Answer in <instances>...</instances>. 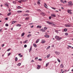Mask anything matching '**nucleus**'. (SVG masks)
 I'll use <instances>...</instances> for the list:
<instances>
[{
  "instance_id": "1",
  "label": "nucleus",
  "mask_w": 73,
  "mask_h": 73,
  "mask_svg": "<svg viewBox=\"0 0 73 73\" xmlns=\"http://www.w3.org/2000/svg\"><path fill=\"white\" fill-rule=\"evenodd\" d=\"M55 38H56V39H57V40H58V41H60V40H61V39L62 38H59V36H55Z\"/></svg>"
},
{
  "instance_id": "2",
  "label": "nucleus",
  "mask_w": 73,
  "mask_h": 73,
  "mask_svg": "<svg viewBox=\"0 0 73 73\" xmlns=\"http://www.w3.org/2000/svg\"><path fill=\"white\" fill-rule=\"evenodd\" d=\"M65 27H71V25L70 24H65Z\"/></svg>"
},
{
  "instance_id": "3",
  "label": "nucleus",
  "mask_w": 73,
  "mask_h": 73,
  "mask_svg": "<svg viewBox=\"0 0 73 73\" xmlns=\"http://www.w3.org/2000/svg\"><path fill=\"white\" fill-rule=\"evenodd\" d=\"M68 5H73L72 2L71 1L69 2H68Z\"/></svg>"
},
{
  "instance_id": "4",
  "label": "nucleus",
  "mask_w": 73,
  "mask_h": 73,
  "mask_svg": "<svg viewBox=\"0 0 73 73\" xmlns=\"http://www.w3.org/2000/svg\"><path fill=\"white\" fill-rule=\"evenodd\" d=\"M70 11H72V10H68L67 11V12L68 13H70L71 15L72 14V12H70Z\"/></svg>"
},
{
  "instance_id": "5",
  "label": "nucleus",
  "mask_w": 73,
  "mask_h": 73,
  "mask_svg": "<svg viewBox=\"0 0 73 73\" xmlns=\"http://www.w3.org/2000/svg\"><path fill=\"white\" fill-rule=\"evenodd\" d=\"M55 52V54H56V55H59V54H60V52H58L56 51Z\"/></svg>"
},
{
  "instance_id": "6",
  "label": "nucleus",
  "mask_w": 73,
  "mask_h": 73,
  "mask_svg": "<svg viewBox=\"0 0 73 73\" xmlns=\"http://www.w3.org/2000/svg\"><path fill=\"white\" fill-rule=\"evenodd\" d=\"M41 15H42V16H45V14L44 13L42 12L40 13Z\"/></svg>"
},
{
  "instance_id": "7",
  "label": "nucleus",
  "mask_w": 73,
  "mask_h": 73,
  "mask_svg": "<svg viewBox=\"0 0 73 73\" xmlns=\"http://www.w3.org/2000/svg\"><path fill=\"white\" fill-rule=\"evenodd\" d=\"M44 37H47V38H49V35H44Z\"/></svg>"
},
{
  "instance_id": "8",
  "label": "nucleus",
  "mask_w": 73,
  "mask_h": 73,
  "mask_svg": "<svg viewBox=\"0 0 73 73\" xmlns=\"http://www.w3.org/2000/svg\"><path fill=\"white\" fill-rule=\"evenodd\" d=\"M44 6L45 7V8H47V5H46V3H44Z\"/></svg>"
},
{
  "instance_id": "9",
  "label": "nucleus",
  "mask_w": 73,
  "mask_h": 73,
  "mask_svg": "<svg viewBox=\"0 0 73 73\" xmlns=\"http://www.w3.org/2000/svg\"><path fill=\"white\" fill-rule=\"evenodd\" d=\"M47 23L48 24H52V23L49 22V21H47Z\"/></svg>"
},
{
  "instance_id": "10",
  "label": "nucleus",
  "mask_w": 73,
  "mask_h": 73,
  "mask_svg": "<svg viewBox=\"0 0 73 73\" xmlns=\"http://www.w3.org/2000/svg\"><path fill=\"white\" fill-rule=\"evenodd\" d=\"M60 67L61 68H64V65H62V64H61L60 65Z\"/></svg>"
},
{
  "instance_id": "11",
  "label": "nucleus",
  "mask_w": 73,
  "mask_h": 73,
  "mask_svg": "<svg viewBox=\"0 0 73 73\" xmlns=\"http://www.w3.org/2000/svg\"><path fill=\"white\" fill-rule=\"evenodd\" d=\"M40 31L42 32H45V30H44L43 29H41L40 30Z\"/></svg>"
},
{
  "instance_id": "12",
  "label": "nucleus",
  "mask_w": 73,
  "mask_h": 73,
  "mask_svg": "<svg viewBox=\"0 0 73 73\" xmlns=\"http://www.w3.org/2000/svg\"><path fill=\"white\" fill-rule=\"evenodd\" d=\"M40 66L39 65H38V67H37V69H39L40 68Z\"/></svg>"
},
{
  "instance_id": "13",
  "label": "nucleus",
  "mask_w": 73,
  "mask_h": 73,
  "mask_svg": "<svg viewBox=\"0 0 73 73\" xmlns=\"http://www.w3.org/2000/svg\"><path fill=\"white\" fill-rule=\"evenodd\" d=\"M49 62H48L46 64V67H47L48 65H49Z\"/></svg>"
},
{
  "instance_id": "14",
  "label": "nucleus",
  "mask_w": 73,
  "mask_h": 73,
  "mask_svg": "<svg viewBox=\"0 0 73 73\" xmlns=\"http://www.w3.org/2000/svg\"><path fill=\"white\" fill-rule=\"evenodd\" d=\"M17 27H21V25L20 24H18L16 25Z\"/></svg>"
},
{
  "instance_id": "15",
  "label": "nucleus",
  "mask_w": 73,
  "mask_h": 73,
  "mask_svg": "<svg viewBox=\"0 0 73 73\" xmlns=\"http://www.w3.org/2000/svg\"><path fill=\"white\" fill-rule=\"evenodd\" d=\"M39 40H40L39 39H37L36 42V43H38L39 41Z\"/></svg>"
},
{
  "instance_id": "16",
  "label": "nucleus",
  "mask_w": 73,
  "mask_h": 73,
  "mask_svg": "<svg viewBox=\"0 0 73 73\" xmlns=\"http://www.w3.org/2000/svg\"><path fill=\"white\" fill-rule=\"evenodd\" d=\"M28 42V40H26L25 41L23 42V43H27Z\"/></svg>"
},
{
  "instance_id": "17",
  "label": "nucleus",
  "mask_w": 73,
  "mask_h": 73,
  "mask_svg": "<svg viewBox=\"0 0 73 73\" xmlns=\"http://www.w3.org/2000/svg\"><path fill=\"white\" fill-rule=\"evenodd\" d=\"M32 36V35L29 34L27 36V37H29Z\"/></svg>"
},
{
  "instance_id": "18",
  "label": "nucleus",
  "mask_w": 73,
  "mask_h": 73,
  "mask_svg": "<svg viewBox=\"0 0 73 73\" xmlns=\"http://www.w3.org/2000/svg\"><path fill=\"white\" fill-rule=\"evenodd\" d=\"M52 16H53V17H56V15L55 14H52L51 15Z\"/></svg>"
},
{
  "instance_id": "19",
  "label": "nucleus",
  "mask_w": 73,
  "mask_h": 73,
  "mask_svg": "<svg viewBox=\"0 0 73 73\" xmlns=\"http://www.w3.org/2000/svg\"><path fill=\"white\" fill-rule=\"evenodd\" d=\"M33 46L35 47V48H36L37 46V45L35 44H33Z\"/></svg>"
},
{
  "instance_id": "20",
  "label": "nucleus",
  "mask_w": 73,
  "mask_h": 73,
  "mask_svg": "<svg viewBox=\"0 0 73 73\" xmlns=\"http://www.w3.org/2000/svg\"><path fill=\"white\" fill-rule=\"evenodd\" d=\"M22 11H17V12L18 13H21V12H22Z\"/></svg>"
},
{
  "instance_id": "21",
  "label": "nucleus",
  "mask_w": 73,
  "mask_h": 73,
  "mask_svg": "<svg viewBox=\"0 0 73 73\" xmlns=\"http://www.w3.org/2000/svg\"><path fill=\"white\" fill-rule=\"evenodd\" d=\"M32 47H31L30 49V50H29V52H31V51H32Z\"/></svg>"
},
{
  "instance_id": "22",
  "label": "nucleus",
  "mask_w": 73,
  "mask_h": 73,
  "mask_svg": "<svg viewBox=\"0 0 73 73\" xmlns=\"http://www.w3.org/2000/svg\"><path fill=\"white\" fill-rule=\"evenodd\" d=\"M50 54H48V55H47V58H49V57L50 56Z\"/></svg>"
},
{
  "instance_id": "23",
  "label": "nucleus",
  "mask_w": 73,
  "mask_h": 73,
  "mask_svg": "<svg viewBox=\"0 0 73 73\" xmlns=\"http://www.w3.org/2000/svg\"><path fill=\"white\" fill-rule=\"evenodd\" d=\"M60 1L62 3H63V4H64L65 3L64 2V1H63V0H60Z\"/></svg>"
},
{
  "instance_id": "24",
  "label": "nucleus",
  "mask_w": 73,
  "mask_h": 73,
  "mask_svg": "<svg viewBox=\"0 0 73 73\" xmlns=\"http://www.w3.org/2000/svg\"><path fill=\"white\" fill-rule=\"evenodd\" d=\"M29 19V17H27L26 18L25 20H28V19Z\"/></svg>"
},
{
  "instance_id": "25",
  "label": "nucleus",
  "mask_w": 73,
  "mask_h": 73,
  "mask_svg": "<svg viewBox=\"0 0 73 73\" xmlns=\"http://www.w3.org/2000/svg\"><path fill=\"white\" fill-rule=\"evenodd\" d=\"M57 61H58L59 62H61V61H60V60L59 58H58L57 59Z\"/></svg>"
},
{
  "instance_id": "26",
  "label": "nucleus",
  "mask_w": 73,
  "mask_h": 73,
  "mask_svg": "<svg viewBox=\"0 0 73 73\" xmlns=\"http://www.w3.org/2000/svg\"><path fill=\"white\" fill-rule=\"evenodd\" d=\"M24 35H25V33H22V34L21 35V36H24Z\"/></svg>"
},
{
  "instance_id": "27",
  "label": "nucleus",
  "mask_w": 73,
  "mask_h": 73,
  "mask_svg": "<svg viewBox=\"0 0 73 73\" xmlns=\"http://www.w3.org/2000/svg\"><path fill=\"white\" fill-rule=\"evenodd\" d=\"M17 60H18L17 58V57H16L15 58V61L16 62L17 61Z\"/></svg>"
},
{
  "instance_id": "28",
  "label": "nucleus",
  "mask_w": 73,
  "mask_h": 73,
  "mask_svg": "<svg viewBox=\"0 0 73 73\" xmlns=\"http://www.w3.org/2000/svg\"><path fill=\"white\" fill-rule=\"evenodd\" d=\"M15 22H16V21H13L12 22V24H14V23H15Z\"/></svg>"
},
{
  "instance_id": "29",
  "label": "nucleus",
  "mask_w": 73,
  "mask_h": 73,
  "mask_svg": "<svg viewBox=\"0 0 73 73\" xmlns=\"http://www.w3.org/2000/svg\"><path fill=\"white\" fill-rule=\"evenodd\" d=\"M44 30H46V29H48V28L45 27H44Z\"/></svg>"
},
{
  "instance_id": "30",
  "label": "nucleus",
  "mask_w": 73,
  "mask_h": 73,
  "mask_svg": "<svg viewBox=\"0 0 73 73\" xmlns=\"http://www.w3.org/2000/svg\"><path fill=\"white\" fill-rule=\"evenodd\" d=\"M50 47V46H49L47 48V49H49Z\"/></svg>"
},
{
  "instance_id": "31",
  "label": "nucleus",
  "mask_w": 73,
  "mask_h": 73,
  "mask_svg": "<svg viewBox=\"0 0 73 73\" xmlns=\"http://www.w3.org/2000/svg\"><path fill=\"white\" fill-rule=\"evenodd\" d=\"M5 5L7 6V7L8 8H9V6H8V5L7 4V3L5 4Z\"/></svg>"
},
{
  "instance_id": "32",
  "label": "nucleus",
  "mask_w": 73,
  "mask_h": 73,
  "mask_svg": "<svg viewBox=\"0 0 73 73\" xmlns=\"http://www.w3.org/2000/svg\"><path fill=\"white\" fill-rule=\"evenodd\" d=\"M11 14V13L10 12L9 13L7 14V15L9 16V15H10Z\"/></svg>"
},
{
  "instance_id": "33",
  "label": "nucleus",
  "mask_w": 73,
  "mask_h": 73,
  "mask_svg": "<svg viewBox=\"0 0 73 73\" xmlns=\"http://www.w3.org/2000/svg\"><path fill=\"white\" fill-rule=\"evenodd\" d=\"M64 31H65V32H66L67 31V29H64Z\"/></svg>"
},
{
  "instance_id": "34",
  "label": "nucleus",
  "mask_w": 73,
  "mask_h": 73,
  "mask_svg": "<svg viewBox=\"0 0 73 73\" xmlns=\"http://www.w3.org/2000/svg\"><path fill=\"white\" fill-rule=\"evenodd\" d=\"M11 53H9L8 54V56H10V55H11Z\"/></svg>"
},
{
  "instance_id": "35",
  "label": "nucleus",
  "mask_w": 73,
  "mask_h": 73,
  "mask_svg": "<svg viewBox=\"0 0 73 73\" xmlns=\"http://www.w3.org/2000/svg\"><path fill=\"white\" fill-rule=\"evenodd\" d=\"M45 40L42 41V43L43 44L44 43H45Z\"/></svg>"
},
{
  "instance_id": "36",
  "label": "nucleus",
  "mask_w": 73,
  "mask_h": 73,
  "mask_svg": "<svg viewBox=\"0 0 73 73\" xmlns=\"http://www.w3.org/2000/svg\"><path fill=\"white\" fill-rule=\"evenodd\" d=\"M18 9H20V8H21V7L20 6H18L17 7Z\"/></svg>"
},
{
  "instance_id": "37",
  "label": "nucleus",
  "mask_w": 73,
  "mask_h": 73,
  "mask_svg": "<svg viewBox=\"0 0 73 73\" xmlns=\"http://www.w3.org/2000/svg\"><path fill=\"white\" fill-rule=\"evenodd\" d=\"M65 35L66 36H68V33H65Z\"/></svg>"
},
{
  "instance_id": "38",
  "label": "nucleus",
  "mask_w": 73,
  "mask_h": 73,
  "mask_svg": "<svg viewBox=\"0 0 73 73\" xmlns=\"http://www.w3.org/2000/svg\"><path fill=\"white\" fill-rule=\"evenodd\" d=\"M37 11H39V12H41V11L40 9L37 10Z\"/></svg>"
},
{
  "instance_id": "39",
  "label": "nucleus",
  "mask_w": 73,
  "mask_h": 73,
  "mask_svg": "<svg viewBox=\"0 0 73 73\" xmlns=\"http://www.w3.org/2000/svg\"><path fill=\"white\" fill-rule=\"evenodd\" d=\"M24 46L25 48H27V45L26 44H25L24 45Z\"/></svg>"
},
{
  "instance_id": "40",
  "label": "nucleus",
  "mask_w": 73,
  "mask_h": 73,
  "mask_svg": "<svg viewBox=\"0 0 73 73\" xmlns=\"http://www.w3.org/2000/svg\"><path fill=\"white\" fill-rule=\"evenodd\" d=\"M53 9H54V10H55L56 9L55 8L53 7H51Z\"/></svg>"
},
{
  "instance_id": "41",
  "label": "nucleus",
  "mask_w": 73,
  "mask_h": 73,
  "mask_svg": "<svg viewBox=\"0 0 73 73\" xmlns=\"http://www.w3.org/2000/svg\"><path fill=\"white\" fill-rule=\"evenodd\" d=\"M23 2H25V1H26L24 0H21Z\"/></svg>"
},
{
  "instance_id": "42",
  "label": "nucleus",
  "mask_w": 73,
  "mask_h": 73,
  "mask_svg": "<svg viewBox=\"0 0 73 73\" xmlns=\"http://www.w3.org/2000/svg\"><path fill=\"white\" fill-rule=\"evenodd\" d=\"M21 65V63H19L18 64V66H20Z\"/></svg>"
},
{
  "instance_id": "43",
  "label": "nucleus",
  "mask_w": 73,
  "mask_h": 73,
  "mask_svg": "<svg viewBox=\"0 0 73 73\" xmlns=\"http://www.w3.org/2000/svg\"><path fill=\"white\" fill-rule=\"evenodd\" d=\"M5 26L6 27H8V24H5Z\"/></svg>"
},
{
  "instance_id": "44",
  "label": "nucleus",
  "mask_w": 73,
  "mask_h": 73,
  "mask_svg": "<svg viewBox=\"0 0 73 73\" xmlns=\"http://www.w3.org/2000/svg\"><path fill=\"white\" fill-rule=\"evenodd\" d=\"M37 4H40V2L39 1H38L37 2Z\"/></svg>"
},
{
  "instance_id": "45",
  "label": "nucleus",
  "mask_w": 73,
  "mask_h": 73,
  "mask_svg": "<svg viewBox=\"0 0 73 73\" xmlns=\"http://www.w3.org/2000/svg\"><path fill=\"white\" fill-rule=\"evenodd\" d=\"M52 24V25H53V26H55L56 25L54 24H52H52Z\"/></svg>"
},
{
  "instance_id": "46",
  "label": "nucleus",
  "mask_w": 73,
  "mask_h": 73,
  "mask_svg": "<svg viewBox=\"0 0 73 73\" xmlns=\"http://www.w3.org/2000/svg\"><path fill=\"white\" fill-rule=\"evenodd\" d=\"M39 61H42V59L40 58L38 59Z\"/></svg>"
},
{
  "instance_id": "47",
  "label": "nucleus",
  "mask_w": 73,
  "mask_h": 73,
  "mask_svg": "<svg viewBox=\"0 0 73 73\" xmlns=\"http://www.w3.org/2000/svg\"><path fill=\"white\" fill-rule=\"evenodd\" d=\"M11 50V48H9V49H8L7 50V51H9V50Z\"/></svg>"
},
{
  "instance_id": "48",
  "label": "nucleus",
  "mask_w": 73,
  "mask_h": 73,
  "mask_svg": "<svg viewBox=\"0 0 73 73\" xmlns=\"http://www.w3.org/2000/svg\"><path fill=\"white\" fill-rule=\"evenodd\" d=\"M26 12H28V13H29V11L28 10H27Z\"/></svg>"
},
{
  "instance_id": "49",
  "label": "nucleus",
  "mask_w": 73,
  "mask_h": 73,
  "mask_svg": "<svg viewBox=\"0 0 73 73\" xmlns=\"http://www.w3.org/2000/svg\"><path fill=\"white\" fill-rule=\"evenodd\" d=\"M68 46H69V48H71L72 47V46H70L68 45Z\"/></svg>"
},
{
  "instance_id": "50",
  "label": "nucleus",
  "mask_w": 73,
  "mask_h": 73,
  "mask_svg": "<svg viewBox=\"0 0 73 73\" xmlns=\"http://www.w3.org/2000/svg\"><path fill=\"white\" fill-rule=\"evenodd\" d=\"M18 2H19V3H21V1H18Z\"/></svg>"
},
{
  "instance_id": "51",
  "label": "nucleus",
  "mask_w": 73,
  "mask_h": 73,
  "mask_svg": "<svg viewBox=\"0 0 73 73\" xmlns=\"http://www.w3.org/2000/svg\"><path fill=\"white\" fill-rule=\"evenodd\" d=\"M13 3H14V4H16V2L15 1H13Z\"/></svg>"
},
{
  "instance_id": "52",
  "label": "nucleus",
  "mask_w": 73,
  "mask_h": 73,
  "mask_svg": "<svg viewBox=\"0 0 73 73\" xmlns=\"http://www.w3.org/2000/svg\"><path fill=\"white\" fill-rule=\"evenodd\" d=\"M35 59H36V60H37V59H38V57H37L35 58Z\"/></svg>"
},
{
  "instance_id": "53",
  "label": "nucleus",
  "mask_w": 73,
  "mask_h": 73,
  "mask_svg": "<svg viewBox=\"0 0 73 73\" xmlns=\"http://www.w3.org/2000/svg\"><path fill=\"white\" fill-rule=\"evenodd\" d=\"M23 16H27V14H25L24 15H23Z\"/></svg>"
},
{
  "instance_id": "54",
  "label": "nucleus",
  "mask_w": 73,
  "mask_h": 73,
  "mask_svg": "<svg viewBox=\"0 0 73 73\" xmlns=\"http://www.w3.org/2000/svg\"><path fill=\"white\" fill-rule=\"evenodd\" d=\"M23 57V55H21L20 56V57Z\"/></svg>"
},
{
  "instance_id": "55",
  "label": "nucleus",
  "mask_w": 73,
  "mask_h": 73,
  "mask_svg": "<svg viewBox=\"0 0 73 73\" xmlns=\"http://www.w3.org/2000/svg\"><path fill=\"white\" fill-rule=\"evenodd\" d=\"M9 12H10L11 11V9H9Z\"/></svg>"
},
{
  "instance_id": "56",
  "label": "nucleus",
  "mask_w": 73,
  "mask_h": 73,
  "mask_svg": "<svg viewBox=\"0 0 73 73\" xmlns=\"http://www.w3.org/2000/svg\"><path fill=\"white\" fill-rule=\"evenodd\" d=\"M4 46V44H2V47Z\"/></svg>"
},
{
  "instance_id": "57",
  "label": "nucleus",
  "mask_w": 73,
  "mask_h": 73,
  "mask_svg": "<svg viewBox=\"0 0 73 73\" xmlns=\"http://www.w3.org/2000/svg\"><path fill=\"white\" fill-rule=\"evenodd\" d=\"M29 16V15L28 14H26V16Z\"/></svg>"
},
{
  "instance_id": "58",
  "label": "nucleus",
  "mask_w": 73,
  "mask_h": 73,
  "mask_svg": "<svg viewBox=\"0 0 73 73\" xmlns=\"http://www.w3.org/2000/svg\"><path fill=\"white\" fill-rule=\"evenodd\" d=\"M39 27H40V26L38 25L37 26V28H38Z\"/></svg>"
},
{
  "instance_id": "59",
  "label": "nucleus",
  "mask_w": 73,
  "mask_h": 73,
  "mask_svg": "<svg viewBox=\"0 0 73 73\" xmlns=\"http://www.w3.org/2000/svg\"><path fill=\"white\" fill-rule=\"evenodd\" d=\"M64 2H65V3H67V1H64Z\"/></svg>"
},
{
  "instance_id": "60",
  "label": "nucleus",
  "mask_w": 73,
  "mask_h": 73,
  "mask_svg": "<svg viewBox=\"0 0 73 73\" xmlns=\"http://www.w3.org/2000/svg\"><path fill=\"white\" fill-rule=\"evenodd\" d=\"M49 19H51V17H49Z\"/></svg>"
},
{
  "instance_id": "61",
  "label": "nucleus",
  "mask_w": 73,
  "mask_h": 73,
  "mask_svg": "<svg viewBox=\"0 0 73 73\" xmlns=\"http://www.w3.org/2000/svg\"><path fill=\"white\" fill-rule=\"evenodd\" d=\"M5 19H6V20H8V18H6Z\"/></svg>"
},
{
  "instance_id": "62",
  "label": "nucleus",
  "mask_w": 73,
  "mask_h": 73,
  "mask_svg": "<svg viewBox=\"0 0 73 73\" xmlns=\"http://www.w3.org/2000/svg\"><path fill=\"white\" fill-rule=\"evenodd\" d=\"M19 56H20L21 55V54H18Z\"/></svg>"
},
{
  "instance_id": "63",
  "label": "nucleus",
  "mask_w": 73,
  "mask_h": 73,
  "mask_svg": "<svg viewBox=\"0 0 73 73\" xmlns=\"http://www.w3.org/2000/svg\"><path fill=\"white\" fill-rule=\"evenodd\" d=\"M33 26H32L31 27L32 28H33Z\"/></svg>"
},
{
  "instance_id": "64",
  "label": "nucleus",
  "mask_w": 73,
  "mask_h": 73,
  "mask_svg": "<svg viewBox=\"0 0 73 73\" xmlns=\"http://www.w3.org/2000/svg\"><path fill=\"white\" fill-rule=\"evenodd\" d=\"M11 30H13V28H11Z\"/></svg>"
}]
</instances>
